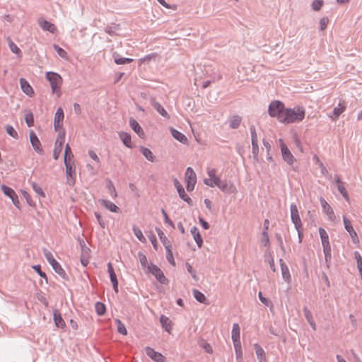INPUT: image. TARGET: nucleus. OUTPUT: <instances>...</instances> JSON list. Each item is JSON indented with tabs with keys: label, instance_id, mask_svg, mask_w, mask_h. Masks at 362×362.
I'll use <instances>...</instances> for the list:
<instances>
[{
	"label": "nucleus",
	"instance_id": "052dcab7",
	"mask_svg": "<svg viewBox=\"0 0 362 362\" xmlns=\"http://www.w3.org/2000/svg\"><path fill=\"white\" fill-rule=\"evenodd\" d=\"M269 242V238L267 231L263 230V232L262 233L261 243L264 246L266 247L268 245Z\"/></svg>",
	"mask_w": 362,
	"mask_h": 362
},
{
	"label": "nucleus",
	"instance_id": "79ce46f5",
	"mask_svg": "<svg viewBox=\"0 0 362 362\" xmlns=\"http://www.w3.org/2000/svg\"><path fill=\"white\" fill-rule=\"evenodd\" d=\"M133 232H134V234L135 235V236L142 243H145L146 242V238L144 236L143 233H142V231L141 229H139L138 227L136 226H133Z\"/></svg>",
	"mask_w": 362,
	"mask_h": 362
},
{
	"label": "nucleus",
	"instance_id": "9d476101",
	"mask_svg": "<svg viewBox=\"0 0 362 362\" xmlns=\"http://www.w3.org/2000/svg\"><path fill=\"white\" fill-rule=\"evenodd\" d=\"M174 185L177 189L179 197L186 202L189 206H192L193 202L192 199L185 193L184 187L177 179H175L174 180Z\"/></svg>",
	"mask_w": 362,
	"mask_h": 362
},
{
	"label": "nucleus",
	"instance_id": "5fc2aeb1",
	"mask_svg": "<svg viewBox=\"0 0 362 362\" xmlns=\"http://www.w3.org/2000/svg\"><path fill=\"white\" fill-rule=\"evenodd\" d=\"M323 4V0H314L313 2L312 3V8L315 11H318L321 9Z\"/></svg>",
	"mask_w": 362,
	"mask_h": 362
},
{
	"label": "nucleus",
	"instance_id": "774afa93",
	"mask_svg": "<svg viewBox=\"0 0 362 362\" xmlns=\"http://www.w3.org/2000/svg\"><path fill=\"white\" fill-rule=\"evenodd\" d=\"M233 345H234V348H235V352L242 351L240 340L233 341Z\"/></svg>",
	"mask_w": 362,
	"mask_h": 362
},
{
	"label": "nucleus",
	"instance_id": "a19ab883",
	"mask_svg": "<svg viewBox=\"0 0 362 362\" xmlns=\"http://www.w3.org/2000/svg\"><path fill=\"white\" fill-rule=\"evenodd\" d=\"M1 188V190L4 192V194L6 196L8 197L9 198H11L12 197H13L16 194L15 191L12 188H11L5 185H2Z\"/></svg>",
	"mask_w": 362,
	"mask_h": 362
},
{
	"label": "nucleus",
	"instance_id": "f3484780",
	"mask_svg": "<svg viewBox=\"0 0 362 362\" xmlns=\"http://www.w3.org/2000/svg\"><path fill=\"white\" fill-rule=\"evenodd\" d=\"M64 117V114L63 109L62 107H59L55 114L54 119V127L56 131H58L62 127V121Z\"/></svg>",
	"mask_w": 362,
	"mask_h": 362
},
{
	"label": "nucleus",
	"instance_id": "f257e3e1",
	"mask_svg": "<svg viewBox=\"0 0 362 362\" xmlns=\"http://www.w3.org/2000/svg\"><path fill=\"white\" fill-rule=\"evenodd\" d=\"M305 115V109L303 107L296 106L293 108H286L281 123L290 124L301 122Z\"/></svg>",
	"mask_w": 362,
	"mask_h": 362
},
{
	"label": "nucleus",
	"instance_id": "473e14b6",
	"mask_svg": "<svg viewBox=\"0 0 362 362\" xmlns=\"http://www.w3.org/2000/svg\"><path fill=\"white\" fill-rule=\"evenodd\" d=\"M160 322L163 328H164L165 331L170 332V330L171 329V325H170L171 322L168 317L162 315L160 317Z\"/></svg>",
	"mask_w": 362,
	"mask_h": 362
},
{
	"label": "nucleus",
	"instance_id": "5701e85b",
	"mask_svg": "<svg viewBox=\"0 0 362 362\" xmlns=\"http://www.w3.org/2000/svg\"><path fill=\"white\" fill-rule=\"evenodd\" d=\"M190 232L192 235H193V238L199 247H201L203 245V240L202 238V235L198 230V228L196 226H193Z\"/></svg>",
	"mask_w": 362,
	"mask_h": 362
},
{
	"label": "nucleus",
	"instance_id": "4468645a",
	"mask_svg": "<svg viewBox=\"0 0 362 362\" xmlns=\"http://www.w3.org/2000/svg\"><path fill=\"white\" fill-rule=\"evenodd\" d=\"M320 202L321 204V206L324 213H325L328 216L329 220L334 221L336 218L335 214L332 208L329 206V204L325 201V199L320 197Z\"/></svg>",
	"mask_w": 362,
	"mask_h": 362
},
{
	"label": "nucleus",
	"instance_id": "4d7b16f0",
	"mask_svg": "<svg viewBox=\"0 0 362 362\" xmlns=\"http://www.w3.org/2000/svg\"><path fill=\"white\" fill-rule=\"evenodd\" d=\"M119 25L115 24L113 26H107L105 29V31L108 33L110 35L112 36L115 35V30L119 29Z\"/></svg>",
	"mask_w": 362,
	"mask_h": 362
},
{
	"label": "nucleus",
	"instance_id": "13d9d810",
	"mask_svg": "<svg viewBox=\"0 0 362 362\" xmlns=\"http://www.w3.org/2000/svg\"><path fill=\"white\" fill-rule=\"evenodd\" d=\"M25 120L27 125L29 127H33L34 125L33 115L31 112L25 115Z\"/></svg>",
	"mask_w": 362,
	"mask_h": 362
},
{
	"label": "nucleus",
	"instance_id": "338daca9",
	"mask_svg": "<svg viewBox=\"0 0 362 362\" xmlns=\"http://www.w3.org/2000/svg\"><path fill=\"white\" fill-rule=\"evenodd\" d=\"M258 297L259 300L264 304L267 306H269L271 303V302L265 297L263 296L262 292H259Z\"/></svg>",
	"mask_w": 362,
	"mask_h": 362
},
{
	"label": "nucleus",
	"instance_id": "4c0bfd02",
	"mask_svg": "<svg viewBox=\"0 0 362 362\" xmlns=\"http://www.w3.org/2000/svg\"><path fill=\"white\" fill-rule=\"evenodd\" d=\"M73 157H74V155L71 152V147L67 144L65 146V150H64V163H66V161L71 162Z\"/></svg>",
	"mask_w": 362,
	"mask_h": 362
},
{
	"label": "nucleus",
	"instance_id": "f704fd0d",
	"mask_svg": "<svg viewBox=\"0 0 362 362\" xmlns=\"http://www.w3.org/2000/svg\"><path fill=\"white\" fill-rule=\"evenodd\" d=\"M8 45L11 51L15 54H16L18 57L21 56V50L20 48L12 41V40L8 37H7Z\"/></svg>",
	"mask_w": 362,
	"mask_h": 362
},
{
	"label": "nucleus",
	"instance_id": "aec40b11",
	"mask_svg": "<svg viewBox=\"0 0 362 362\" xmlns=\"http://www.w3.org/2000/svg\"><path fill=\"white\" fill-rule=\"evenodd\" d=\"M20 84L22 91L25 93L27 95L32 96L33 95V89L26 79L21 78Z\"/></svg>",
	"mask_w": 362,
	"mask_h": 362
},
{
	"label": "nucleus",
	"instance_id": "de8ad7c7",
	"mask_svg": "<svg viewBox=\"0 0 362 362\" xmlns=\"http://www.w3.org/2000/svg\"><path fill=\"white\" fill-rule=\"evenodd\" d=\"M138 257H139V261H140V263H141L142 267L148 269V266L149 264H148V259H147L146 256L143 252H139L138 253Z\"/></svg>",
	"mask_w": 362,
	"mask_h": 362
},
{
	"label": "nucleus",
	"instance_id": "ddd939ff",
	"mask_svg": "<svg viewBox=\"0 0 362 362\" xmlns=\"http://www.w3.org/2000/svg\"><path fill=\"white\" fill-rule=\"evenodd\" d=\"M145 352L148 357L156 362H165V357L160 352L156 351L149 346L145 348Z\"/></svg>",
	"mask_w": 362,
	"mask_h": 362
},
{
	"label": "nucleus",
	"instance_id": "2f4dec72",
	"mask_svg": "<svg viewBox=\"0 0 362 362\" xmlns=\"http://www.w3.org/2000/svg\"><path fill=\"white\" fill-rule=\"evenodd\" d=\"M115 62L117 64H127L131 63L133 59L131 58L122 57L119 54L115 53L113 54Z\"/></svg>",
	"mask_w": 362,
	"mask_h": 362
},
{
	"label": "nucleus",
	"instance_id": "2eb2a0df",
	"mask_svg": "<svg viewBox=\"0 0 362 362\" xmlns=\"http://www.w3.org/2000/svg\"><path fill=\"white\" fill-rule=\"evenodd\" d=\"M39 26L45 31H48L51 33H54L57 30L56 26L52 23L44 19L43 18H40L37 21Z\"/></svg>",
	"mask_w": 362,
	"mask_h": 362
},
{
	"label": "nucleus",
	"instance_id": "603ef678",
	"mask_svg": "<svg viewBox=\"0 0 362 362\" xmlns=\"http://www.w3.org/2000/svg\"><path fill=\"white\" fill-rule=\"evenodd\" d=\"M115 322L117 325L118 332L122 334L126 335L127 334V329H126L124 325L118 319L116 320Z\"/></svg>",
	"mask_w": 362,
	"mask_h": 362
},
{
	"label": "nucleus",
	"instance_id": "f03ea898",
	"mask_svg": "<svg viewBox=\"0 0 362 362\" xmlns=\"http://www.w3.org/2000/svg\"><path fill=\"white\" fill-rule=\"evenodd\" d=\"M285 109L284 104L282 102L274 100L269 104L268 112L272 117H276L281 122Z\"/></svg>",
	"mask_w": 362,
	"mask_h": 362
},
{
	"label": "nucleus",
	"instance_id": "864d4df0",
	"mask_svg": "<svg viewBox=\"0 0 362 362\" xmlns=\"http://www.w3.org/2000/svg\"><path fill=\"white\" fill-rule=\"evenodd\" d=\"M161 213L163 215V217H164V223L165 224H168L169 226H170L173 228H175V224L174 223L170 220V218H169L166 211L164 209H161Z\"/></svg>",
	"mask_w": 362,
	"mask_h": 362
},
{
	"label": "nucleus",
	"instance_id": "3c124183",
	"mask_svg": "<svg viewBox=\"0 0 362 362\" xmlns=\"http://www.w3.org/2000/svg\"><path fill=\"white\" fill-rule=\"evenodd\" d=\"M32 187L33 190L36 192L37 194H38L40 197H45V194L42 189L35 182L31 183Z\"/></svg>",
	"mask_w": 362,
	"mask_h": 362
},
{
	"label": "nucleus",
	"instance_id": "a211bd4d",
	"mask_svg": "<svg viewBox=\"0 0 362 362\" xmlns=\"http://www.w3.org/2000/svg\"><path fill=\"white\" fill-rule=\"evenodd\" d=\"M343 222L346 230L349 233L353 241L355 242V240L357 239V233L353 228L351 221L349 219H347L345 216H344Z\"/></svg>",
	"mask_w": 362,
	"mask_h": 362
},
{
	"label": "nucleus",
	"instance_id": "9b49d317",
	"mask_svg": "<svg viewBox=\"0 0 362 362\" xmlns=\"http://www.w3.org/2000/svg\"><path fill=\"white\" fill-rule=\"evenodd\" d=\"M64 142V134H59L57 139L54 144V148L53 151V158L54 160H57L62 151L63 144Z\"/></svg>",
	"mask_w": 362,
	"mask_h": 362
},
{
	"label": "nucleus",
	"instance_id": "37998d69",
	"mask_svg": "<svg viewBox=\"0 0 362 362\" xmlns=\"http://www.w3.org/2000/svg\"><path fill=\"white\" fill-rule=\"evenodd\" d=\"M323 252L325 255L326 267L329 268V264L332 259L331 248L323 249Z\"/></svg>",
	"mask_w": 362,
	"mask_h": 362
},
{
	"label": "nucleus",
	"instance_id": "680f3d73",
	"mask_svg": "<svg viewBox=\"0 0 362 362\" xmlns=\"http://www.w3.org/2000/svg\"><path fill=\"white\" fill-rule=\"evenodd\" d=\"M186 267H187V272L191 274L192 277L195 281H197L198 278H197L196 272L188 262H186Z\"/></svg>",
	"mask_w": 362,
	"mask_h": 362
},
{
	"label": "nucleus",
	"instance_id": "6ab92c4d",
	"mask_svg": "<svg viewBox=\"0 0 362 362\" xmlns=\"http://www.w3.org/2000/svg\"><path fill=\"white\" fill-rule=\"evenodd\" d=\"M279 263H280V266H281L282 278L284 279V280L286 282L289 283L291 281V279L289 269L282 259H279Z\"/></svg>",
	"mask_w": 362,
	"mask_h": 362
},
{
	"label": "nucleus",
	"instance_id": "4be33fe9",
	"mask_svg": "<svg viewBox=\"0 0 362 362\" xmlns=\"http://www.w3.org/2000/svg\"><path fill=\"white\" fill-rule=\"evenodd\" d=\"M319 233L320 236V239L322 241V245L323 249L331 248L329 242V235L326 230L322 228H319Z\"/></svg>",
	"mask_w": 362,
	"mask_h": 362
},
{
	"label": "nucleus",
	"instance_id": "a18cd8bd",
	"mask_svg": "<svg viewBox=\"0 0 362 362\" xmlns=\"http://www.w3.org/2000/svg\"><path fill=\"white\" fill-rule=\"evenodd\" d=\"M166 259L169 262V263L173 266L175 265V262L173 258V252L171 250V247L166 246Z\"/></svg>",
	"mask_w": 362,
	"mask_h": 362
},
{
	"label": "nucleus",
	"instance_id": "49530a36",
	"mask_svg": "<svg viewBox=\"0 0 362 362\" xmlns=\"http://www.w3.org/2000/svg\"><path fill=\"white\" fill-rule=\"evenodd\" d=\"M107 188L109 191L110 194L113 197L115 198L117 196V193L116 192V189L115 188V186L111 180H108L107 182Z\"/></svg>",
	"mask_w": 362,
	"mask_h": 362
},
{
	"label": "nucleus",
	"instance_id": "c756f323",
	"mask_svg": "<svg viewBox=\"0 0 362 362\" xmlns=\"http://www.w3.org/2000/svg\"><path fill=\"white\" fill-rule=\"evenodd\" d=\"M54 321L55 325L58 328H64V327L65 326L64 320H63L61 314L58 313L57 310H55L54 313Z\"/></svg>",
	"mask_w": 362,
	"mask_h": 362
},
{
	"label": "nucleus",
	"instance_id": "bb28decb",
	"mask_svg": "<svg viewBox=\"0 0 362 362\" xmlns=\"http://www.w3.org/2000/svg\"><path fill=\"white\" fill-rule=\"evenodd\" d=\"M254 349L259 362H266L265 353L264 349L258 344H254Z\"/></svg>",
	"mask_w": 362,
	"mask_h": 362
},
{
	"label": "nucleus",
	"instance_id": "6e6d98bb",
	"mask_svg": "<svg viewBox=\"0 0 362 362\" xmlns=\"http://www.w3.org/2000/svg\"><path fill=\"white\" fill-rule=\"evenodd\" d=\"M337 189H338L339 192H340V194L343 196V197L346 201H349V197L348 192L344 187V183L342 185H338Z\"/></svg>",
	"mask_w": 362,
	"mask_h": 362
},
{
	"label": "nucleus",
	"instance_id": "7ed1b4c3",
	"mask_svg": "<svg viewBox=\"0 0 362 362\" xmlns=\"http://www.w3.org/2000/svg\"><path fill=\"white\" fill-rule=\"evenodd\" d=\"M46 78L50 83L52 93H57L58 97H59L60 86L62 81L60 75L55 72L49 71L46 73Z\"/></svg>",
	"mask_w": 362,
	"mask_h": 362
},
{
	"label": "nucleus",
	"instance_id": "20e7f679",
	"mask_svg": "<svg viewBox=\"0 0 362 362\" xmlns=\"http://www.w3.org/2000/svg\"><path fill=\"white\" fill-rule=\"evenodd\" d=\"M43 254L54 272L61 277L65 279L66 275L65 271L62 269L60 264L54 258L52 252L47 249H43Z\"/></svg>",
	"mask_w": 362,
	"mask_h": 362
},
{
	"label": "nucleus",
	"instance_id": "69168bd1",
	"mask_svg": "<svg viewBox=\"0 0 362 362\" xmlns=\"http://www.w3.org/2000/svg\"><path fill=\"white\" fill-rule=\"evenodd\" d=\"M22 194L23 197L25 199L27 203L33 206L35 205L34 202H33L30 195L26 192V191H22Z\"/></svg>",
	"mask_w": 362,
	"mask_h": 362
},
{
	"label": "nucleus",
	"instance_id": "c9c22d12",
	"mask_svg": "<svg viewBox=\"0 0 362 362\" xmlns=\"http://www.w3.org/2000/svg\"><path fill=\"white\" fill-rule=\"evenodd\" d=\"M231 338L233 341L240 340V326L238 323L233 325Z\"/></svg>",
	"mask_w": 362,
	"mask_h": 362
},
{
	"label": "nucleus",
	"instance_id": "58836bf2",
	"mask_svg": "<svg viewBox=\"0 0 362 362\" xmlns=\"http://www.w3.org/2000/svg\"><path fill=\"white\" fill-rule=\"evenodd\" d=\"M198 344L203 349L206 353H212V348L211 345L207 343L204 339H200L198 341Z\"/></svg>",
	"mask_w": 362,
	"mask_h": 362
},
{
	"label": "nucleus",
	"instance_id": "72a5a7b5",
	"mask_svg": "<svg viewBox=\"0 0 362 362\" xmlns=\"http://www.w3.org/2000/svg\"><path fill=\"white\" fill-rule=\"evenodd\" d=\"M193 295L194 298L199 303L208 304L207 300L204 296V293H202L201 291L194 289L193 290Z\"/></svg>",
	"mask_w": 362,
	"mask_h": 362
},
{
	"label": "nucleus",
	"instance_id": "e2e57ef3",
	"mask_svg": "<svg viewBox=\"0 0 362 362\" xmlns=\"http://www.w3.org/2000/svg\"><path fill=\"white\" fill-rule=\"evenodd\" d=\"M303 311L308 322L313 320V314L307 307H304Z\"/></svg>",
	"mask_w": 362,
	"mask_h": 362
},
{
	"label": "nucleus",
	"instance_id": "0e129e2a",
	"mask_svg": "<svg viewBox=\"0 0 362 362\" xmlns=\"http://www.w3.org/2000/svg\"><path fill=\"white\" fill-rule=\"evenodd\" d=\"M329 19L327 17H323L320 21V30H324L327 28V25L328 24Z\"/></svg>",
	"mask_w": 362,
	"mask_h": 362
},
{
	"label": "nucleus",
	"instance_id": "412c9836",
	"mask_svg": "<svg viewBox=\"0 0 362 362\" xmlns=\"http://www.w3.org/2000/svg\"><path fill=\"white\" fill-rule=\"evenodd\" d=\"M129 126L137 134V135L142 138L144 136V132L140 124L137 122V121L134 119L133 117H131L129 119Z\"/></svg>",
	"mask_w": 362,
	"mask_h": 362
},
{
	"label": "nucleus",
	"instance_id": "f8f14e48",
	"mask_svg": "<svg viewBox=\"0 0 362 362\" xmlns=\"http://www.w3.org/2000/svg\"><path fill=\"white\" fill-rule=\"evenodd\" d=\"M30 141L32 144L33 149L39 154L43 153L41 142L39 140L36 134L33 131H30Z\"/></svg>",
	"mask_w": 362,
	"mask_h": 362
},
{
	"label": "nucleus",
	"instance_id": "393cba45",
	"mask_svg": "<svg viewBox=\"0 0 362 362\" xmlns=\"http://www.w3.org/2000/svg\"><path fill=\"white\" fill-rule=\"evenodd\" d=\"M119 136L125 146L130 148H132V139L129 134L121 132L119 133Z\"/></svg>",
	"mask_w": 362,
	"mask_h": 362
},
{
	"label": "nucleus",
	"instance_id": "7c9ffc66",
	"mask_svg": "<svg viewBox=\"0 0 362 362\" xmlns=\"http://www.w3.org/2000/svg\"><path fill=\"white\" fill-rule=\"evenodd\" d=\"M156 230L158 233V235L159 236V238H160L161 243L164 245L165 248H166V246L171 247V244H170V241L168 240V238L165 236V235L164 234L163 230L161 229H160L159 228H156Z\"/></svg>",
	"mask_w": 362,
	"mask_h": 362
},
{
	"label": "nucleus",
	"instance_id": "8fccbe9b",
	"mask_svg": "<svg viewBox=\"0 0 362 362\" xmlns=\"http://www.w3.org/2000/svg\"><path fill=\"white\" fill-rule=\"evenodd\" d=\"M5 129H6V133L9 136H11V137H13L14 139H18V133L16 132V131L14 129V128L11 125H9V124L6 125Z\"/></svg>",
	"mask_w": 362,
	"mask_h": 362
},
{
	"label": "nucleus",
	"instance_id": "ea45409f",
	"mask_svg": "<svg viewBox=\"0 0 362 362\" xmlns=\"http://www.w3.org/2000/svg\"><path fill=\"white\" fill-rule=\"evenodd\" d=\"M96 313L98 315H103L106 312L105 305L100 302H97L95 305Z\"/></svg>",
	"mask_w": 362,
	"mask_h": 362
},
{
	"label": "nucleus",
	"instance_id": "dca6fc26",
	"mask_svg": "<svg viewBox=\"0 0 362 362\" xmlns=\"http://www.w3.org/2000/svg\"><path fill=\"white\" fill-rule=\"evenodd\" d=\"M64 165L66 167V173L69 185L72 186L75 183V180L73 178V174L75 173V166L74 163H71L69 161L64 163Z\"/></svg>",
	"mask_w": 362,
	"mask_h": 362
},
{
	"label": "nucleus",
	"instance_id": "bf43d9fd",
	"mask_svg": "<svg viewBox=\"0 0 362 362\" xmlns=\"http://www.w3.org/2000/svg\"><path fill=\"white\" fill-rule=\"evenodd\" d=\"M33 269L39 274L40 276L44 278L47 281L46 274L42 271L41 266L40 264L33 266Z\"/></svg>",
	"mask_w": 362,
	"mask_h": 362
},
{
	"label": "nucleus",
	"instance_id": "39448f33",
	"mask_svg": "<svg viewBox=\"0 0 362 362\" xmlns=\"http://www.w3.org/2000/svg\"><path fill=\"white\" fill-rule=\"evenodd\" d=\"M185 176L187 182L186 189L188 192H191L194 189L197 182V175L194 170L191 167H188L186 169Z\"/></svg>",
	"mask_w": 362,
	"mask_h": 362
},
{
	"label": "nucleus",
	"instance_id": "e433bc0d",
	"mask_svg": "<svg viewBox=\"0 0 362 362\" xmlns=\"http://www.w3.org/2000/svg\"><path fill=\"white\" fill-rule=\"evenodd\" d=\"M242 118L239 115H234L230 120L229 126L231 129H237L240 126Z\"/></svg>",
	"mask_w": 362,
	"mask_h": 362
},
{
	"label": "nucleus",
	"instance_id": "cd10ccee",
	"mask_svg": "<svg viewBox=\"0 0 362 362\" xmlns=\"http://www.w3.org/2000/svg\"><path fill=\"white\" fill-rule=\"evenodd\" d=\"M170 132L173 138H175L176 140L179 141L182 144H185L187 141V139L182 133L177 131L175 129L171 128Z\"/></svg>",
	"mask_w": 362,
	"mask_h": 362
},
{
	"label": "nucleus",
	"instance_id": "09e8293b",
	"mask_svg": "<svg viewBox=\"0 0 362 362\" xmlns=\"http://www.w3.org/2000/svg\"><path fill=\"white\" fill-rule=\"evenodd\" d=\"M345 106L339 103L337 107H335L333 110V115L335 118H338L339 115L344 111Z\"/></svg>",
	"mask_w": 362,
	"mask_h": 362
},
{
	"label": "nucleus",
	"instance_id": "c85d7f7f",
	"mask_svg": "<svg viewBox=\"0 0 362 362\" xmlns=\"http://www.w3.org/2000/svg\"><path fill=\"white\" fill-rule=\"evenodd\" d=\"M140 152L143 154V156L149 161L154 162L155 156H153L152 151L146 147L141 146Z\"/></svg>",
	"mask_w": 362,
	"mask_h": 362
},
{
	"label": "nucleus",
	"instance_id": "c03bdc74",
	"mask_svg": "<svg viewBox=\"0 0 362 362\" xmlns=\"http://www.w3.org/2000/svg\"><path fill=\"white\" fill-rule=\"evenodd\" d=\"M53 48L54 49V50L57 52V53L59 54V57H61L63 59L68 58L67 52L64 49H62V47H60L59 46H58L57 45H55V44L53 45Z\"/></svg>",
	"mask_w": 362,
	"mask_h": 362
},
{
	"label": "nucleus",
	"instance_id": "a878e982",
	"mask_svg": "<svg viewBox=\"0 0 362 362\" xmlns=\"http://www.w3.org/2000/svg\"><path fill=\"white\" fill-rule=\"evenodd\" d=\"M151 105L153 107V108L155 110H156L157 112L160 115H161L163 117L168 118V119L170 118V116H169L168 113L167 112V111L164 109V107L158 102L153 100L151 102Z\"/></svg>",
	"mask_w": 362,
	"mask_h": 362
},
{
	"label": "nucleus",
	"instance_id": "b1692460",
	"mask_svg": "<svg viewBox=\"0 0 362 362\" xmlns=\"http://www.w3.org/2000/svg\"><path fill=\"white\" fill-rule=\"evenodd\" d=\"M100 202L104 207L112 212L118 213L120 211L119 208L117 205L109 200L101 199L100 200Z\"/></svg>",
	"mask_w": 362,
	"mask_h": 362
},
{
	"label": "nucleus",
	"instance_id": "0eeeda50",
	"mask_svg": "<svg viewBox=\"0 0 362 362\" xmlns=\"http://www.w3.org/2000/svg\"><path fill=\"white\" fill-rule=\"evenodd\" d=\"M148 271L151 273L160 283L165 284L168 282V279L164 276L163 272L158 266L151 263L148 266Z\"/></svg>",
	"mask_w": 362,
	"mask_h": 362
},
{
	"label": "nucleus",
	"instance_id": "1a4fd4ad",
	"mask_svg": "<svg viewBox=\"0 0 362 362\" xmlns=\"http://www.w3.org/2000/svg\"><path fill=\"white\" fill-rule=\"evenodd\" d=\"M250 131L251 134L252 154L255 158H257L259 153L258 139L256 133V129L254 125L250 126Z\"/></svg>",
	"mask_w": 362,
	"mask_h": 362
},
{
	"label": "nucleus",
	"instance_id": "423d86ee",
	"mask_svg": "<svg viewBox=\"0 0 362 362\" xmlns=\"http://www.w3.org/2000/svg\"><path fill=\"white\" fill-rule=\"evenodd\" d=\"M279 144H280L282 158L288 165H292L293 163V162L295 161V158L292 155L291 151L288 149V148L284 144V141L281 139H279Z\"/></svg>",
	"mask_w": 362,
	"mask_h": 362
},
{
	"label": "nucleus",
	"instance_id": "6e6552de",
	"mask_svg": "<svg viewBox=\"0 0 362 362\" xmlns=\"http://www.w3.org/2000/svg\"><path fill=\"white\" fill-rule=\"evenodd\" d=\"M291 210V218L292 221V223L294 224L296 229H298V228H302L303 224L298 214V210L297 208L296 204H291L290 206Z\"/></svg>",
	"mask_w": 362,
	"mask_h": 362
}]
</instances>
